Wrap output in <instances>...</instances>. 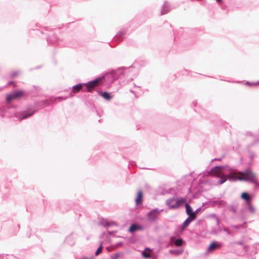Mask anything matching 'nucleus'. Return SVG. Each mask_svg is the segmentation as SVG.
<instances>
[{"label": "nucleus", "mask_w": 259, "mask_h": 259, "mask_svg": "<svg viewBox=\"0 0 259 259\" xmlns=\"http://www.w3.org/2000/svg\"><path fill=\"white\" fill-rule=\"evenodd\" d=\"M119 257V254H116L112 259H118Z\"/></svg>", "instance_id": "nucleus-22"}, {"label": "nucleus", "mask_w": 259, "mask_h": 259, "mask_svg": "<svg viewBox=\"0 0 259 259\" xmlns=\"http://www.w3.org/2000/svg\"><path fill=\"white\" fill-rule=\"evenodd\" d=\"M33 113H34V112H32L28 113V114H23L22 116L20 118V119L22 120L23 119H24V118H26L27 117H30Z\"/></svg>", "instance_id": "nucleus-18"}, {"label": "nucleus", "mask_w": 259, "mask_h": 259, "mask_svg": "<svg viewBox=\"0 0 259 259\" xmlns=\"http://www.w3.org/2000/svg\"><path fill=\"white\" fill-rule=\"evenodd\" d=\"M83 88V85L81 83L74 85L72 88V92L77 93L79 92Z\"/></svg>", "instance_id": "nucleus-11"}, {"label": "nucleus", "mask_w": 259, "mask_h": 259, "mask_svg": "<svg viewBox=\"0 0 259 259\" xmlns=\"http://www.w3.org/2000/svg\"><path fill=\"white\" fill-rule=\"evenodd\" d=\"M103 249V246L102 245H100V246L97 249L95 252L96 255H98L99 254H100L102 251Z\"/></svg>", "instance_id": "nucleus-20"}, {"label": "nucleus", "mask_w": 259, "mask_h": 259, "mask_svg": "<svg viewBox=\"0 0 259 259\" xmlns=\"http://www.w3.org/2000/svg\"><path fill=\"white\" fill-rule=\"evenodd\" d=\"M220 178H221L220 181L219 182L220 184H222L227 181V178L225 176H221Z\"/></svg>", "instance_id": "nucleus-17"}, {"label": "nucleus", "mask_w": 259, "mask_h": 259, "mask_svg": "<svg viewBox=\"0 0 259 259\" xmlns=\"http://www.w3.org/2000/svg\"><path fill=\"white\" fill-rule=\"evenodd\" d=\"M222 167L220 166H215L209 172V175L220 177L221 175Z\"/></svg>", "instance_id": "nucleus-6"}, {"label": "nucleus", "mask_w": 259, "mask_h": 259, "mask_svg": "<svg viewBox=\"0 0 259 259\" xmlns=\"http://www.w3.org/2000/svg\"><path fill=\"white\" fill-rule=\"evenodd\" d=\"M218 2H221L222 0H216Z\"/></svg>", "instance_id": "nucleus-24"}, {"label": "nucleus", "mask_w": 259, "mask_h": 259, "mask_svg": "<svg viewBox=\"0 0 259 259\" xmlns=\"http://www.w3.org/2000/svg\"><path fill=\"white\" fill-rule=\"evenodd\" d=\"M220 246L221 244L220 243L217 242H212L209 245L208 248V250L209 251H212L220 247Z\"/></svg>", "instance_id": "nucleus-7"}, {"label": "nucleus", "mask_w": 259, "mask_h": 259, "mask_svg": "<svg viewBox=\"0 0 259 259\" xmlns=\"http://www.w3.org/2000/svg\"><path fill=\"white\" fill-rule=\"evenodd\" d=\"M257 187H259V182L257 181V184H255Z\"/></svg>", "instance_id": "nucleus-23"}, {"label": "nucleus", "mask_w": 259, "mask_h": 259, "mask_svg": "<svg viewBox=\"0 0 259 259\" xmlns=\"http://www.w3.org/2000/svg\"><path fill=\"white\" fill-rule=\"evenodd\" d=\"M227 178L234 180L249 181L254 184H257V180L255 174L249 169H246L244 172H239L229 175L227 176Z\"/></svg>", "instance_id": "nucleus-1"}, {"label": "nucleus", "mask_w": 259, "mask_h": 259, "mask_svg": "<svg viewBox=\"0 0 259 259\" xmlns=\"http://www.w3.org/2000/svg\"><path fill=\"white\" fill-rule=\"evenodd\" d=\"M142 228L141 226L136 225V224H133L131 226V227H130V228L128 229V231L130 232H133L137 230H142Z\"/></svg>", "instance_id": "nucleus-10"}, {"label": "nucleus", "mask_w": 259, "mask_h": 259, "mask_svg": "<svg viewBox=\"0 0 259 259\" xmlns=\"http://www.w3.org/2000/svg\"><path fill=\"white\" fill-rule=\"evenodd\" d=\"M160 211L158 209H154L147 213L148 219L151 221H155Z\"/></svg>", "instance_id": "nucleus-5"}, {"label": "nucleus", "mask_w": 259, "mask_h": 259, "mask_svg": "<svg viewBox=\"0 0 259 259\" xmlns=\"http://www.w3.org/2000/svg\"><path fill=\"white\" fill-rule=\"evenodd\" d=\"M100 96H102L103 98L106 100H109L112 98V97L109 95V94L107 92L101 93L100 94Z\"/></svg>", "instance_id": "nucleus-16"}, {"label": "nucleus", "mask_w": 259, "mask_h": 259, "mask_svg": "<svg viewBox=\"0 0 259 259\" xmlns=\"http://www.w3.org/2000/svg\"><path fill=\"white\" fill-rule=\"evenodd\" d=\"M194 220L195 219H192L190 218L187 219L185 220V221L184 222V223H183V226L182 228V230H184L187 227H188V226L189 225L190 222Z\"/></svg>", "instance_id": "nucleus-14"}, {"label": "nucleus", "mask_w": 259, "mask_h": 259, "mask_svg": "<svg viewBox=\"0 0 259 259\" xmlns=\"http://www.w3.org/2000/svg\"><path fill=\"white\" fill-rule=\"evenodd\" d=\"M183 244V240L181 239H178L176 240L175 242V244L176 246H181Z\"/></svg>", "instance_id": "nucleus-19"}, {"label": "nucleus", "mask_w": 259, "mask_h": 259, "mask_svg": "<svg viewBox=\"0 0 259 259\" xmlns=\"http://www.w3.org/2000/svg\"><path fill=\"white\" fill-rule=\"evenodd\" d=\"M164 10V12L163 11H162V14H164L168 12V6L167 5H165L164 6L163 11Z\"/></svg>", "instance_id": "nucleus-21"}, {"label": "nucleus", "mask_w": 259, "mask_h": 259, "mask_svg": "<svg viewBox=\"0 0 259 259\" xmlns=\"http://www.w3.org/2000/svg\"><path fill=\"white\" fill-rule=\"evenodd\" d=\"M185 206L186 212L187 214L189 216V218H190L192 219H195L198 211L196 210L195 212H193L191 207L188 203L185 204Z\"/></svg>", "instance_id": "nucleus-4"}, {"label": "nucleus", "mask_w": 259, "mask_h": 259, "mask_svg": "<svg viewBox=\"0 0 259 259\" xmlns=\"http://www.w3.org/2000/svg\"><path fill=\"white\" fill-rule=\"evenodd\" d=\"M25 96V93L23 91H18L7 95V100L8 102H10L14 100H18Z\"/></svg>", "instance_id": "nucleus-3"}, {"label": "nucleus", "mask_w": 259, "mask_h": 259, "mask_svg": "<svg viewBox=\"0 0 259 259\" xmlns=\"http://www.w3.org/2000/svg\"><path fill=\"white\" fill-rule=\"evenodd\" d=\"M167 204L169 206L170 208H176L177 207H173L172 205H176L175 198H171L167 201Z\"/></svg>", "instance_id": "nucleus-12"}, {"label": "nucleus", "mask_w": 259, "mask_h": 259, "mask_svg": "<svg viewBox=\"0 0 259 259\" xmlns=\"http://www.w3.org/2000/svg\"><path fill=\"white\" fill-rule=\"evenodd\" d=\"M176 200V205L174 206L173 207H179L180 206L183 205L184 202L186 201V199L185 198H175Z\"/></svg>", "instance_id": "nucleus-8"}, {"label": "nucleus", "mask_w": 259, "mask_h": 259, "mask_svg": "<svg viewBox=\"0 0 259 259\" xmlns=\"http://www.w3.org/2000/svg\"><path fill=\"white\" fill-rule=\"evenodd\" d=\"M152 251V250L149 248H147L145 250L142 252L143 256L145 258H149L150 256V253Z\"/></svg>", "instance_id": "nucleus-13"}, {"label": "nucleus", "mask_w": 259, "mask_h": 259, "mask_svg": "<svg viewBox=\"0 0 259 259\" xmlns=\"http://www.w3.org/2000/svg\"><path fill=\"white\" fill-rule=\"evenodd\" d=\"M143 193L142 191H139L137 194V197L136 199V203L137 205L140 204L142 202Z\"/></svg>", "instance_id": "nucleus-9"}, {"label": "nucleus", "mask_w": 259, "mask_h": 259, "mask_svg": "<svg viewBox=\"0 0 259 259\" xmlns=\"http://www.w3.org/2000/svg\"><path fill=\"white\" fill-rule=\"evenodd\" d=\"M103 79V77H99L94 80L89 81L87 83L84 84V85L87 87V91L90 92L95 87L101 84L102 83Z\"/></svg>", "instance_id": "nucleus-2"}, {"label": "nucleus", "mask_w": 259, "mask_h": 259, "mask_svg": "<svg viewBox=\"0 0 259 259\" xmlns=\"http://www.w3.org/2000/svg\"><path fill=\"white\" fill-rule=\"evenodd\" d=\"M241 198L245 200L247 203L249 202L250 201V196L246 192H243L242 193Z\"/></svg>", "instance_id": "nucleus-15"}]
</instances>
